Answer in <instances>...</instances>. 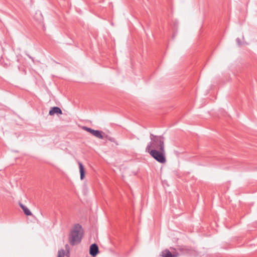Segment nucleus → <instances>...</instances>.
Returning a JSON list of instances; mask_svg holds the SVG:
<instances>
[{
	"mask_svg": "<svg viewBox=\"0 0 257 257\" xmlns=\"http://www.w3.org/2000/svg\"><path fill=\"white\" fill-rule=\"evenodd\" d=\"M55 114H62V111L61 110V109L57 106H54L53 107H52L51 109L50 110L49 114L50 115H53Z\"/></svg>",
	"mask_w": 257,
	"mask_h": 257,
	"instance_id": "obj_5",
	"label": "nucleus"
},
{
	"mask_svg": "<svg viewBox=\"0 0 257 257\" xmlns=\"http://www.w3.org/2000/svg\"><path fill=\"white\" fill-rule=\"evenodd\" d=\"M82 129L84 131H87V132H89V133H90L92 135L93 132L94 131V130H93L91 128L88 127L87 126H83Z\"/></svg>",
	"mask_w": 257,
	"mask_h": 257,
	"instance_id": "obj_10",
	"label": "nucleus"
},
{
	"mask_svg": "<svg viewBox=\"0 0 257 257\" xmlns=\"http://www.w3.org/2000/svg\"><path fill=\"white\" fill-rule=\"evenodd\" d=\"M65 255V250L64 249H60L58 251V257H64Z\"/></svg>",
	"mask_w": 257,
	"mask_h": 257,
	"instance_id": "obj_12",
	"label": "nucleus"
},
{
	"mask_svg": "<svg viewBox=\"0 0 257 257\" xmlns=\"http://www.w3.org/2000/svg\"><path fill=\"white\" fill-rule=\"evenodd\" d=\"M65 248H66V250H67V252H68L67 253H68V254H69V245H68V244H66V245H65Z\"/></svg>",
	"mask_w": 257,
	"mask_h": 257,
	"instance_id": "obj_15",
	"label": "nucleus"
},
{
	"mask_svg": "<svg viewBox=\"0 0 257 257\" xmlns=\"http://www.w3.org/2000/svg\"><path fill=\"white\" fill-rule=\"evenodd\" d=\"M79 171L80 173V179L83 180L85 177V170L82 164L80 162L78 163Z\"/></svg>",
	"mask_w": 257,
	"mask_h": 257,
	"instance_id": "obj_8",
	"label": "nucleus"
},
{
	"mask_svg": "<svg viewBox=\"0 0 257 257\" xmlns=\"http://www.w3.org/2000/svg\"><path fill=\"white\" fill-rule=\"evenodd\" d=\"M236 42L237 43V44L238 46H240L241 44V41L240 40V39L239 38H237L236 39Z\"/></svg>",
	"mask_w": 257,
	"mask_h": 257,
	"instance_id": "obj_14",
	"label": "nucleus"
},
{
	"mask_svg": "<svg viewBox=\"0 0 257 257\" xmlns=\"http://www.w3.org/2000/svg\"><path fill=\"white\" fill-rule=\"evenodd\" d=\"M82 129L84 131H87V132H89V133H90L92 135L93 132L94 131V130H93L91 128L88 127L87 126H83Z\"/></svg>",
	"mask_w": 257,
	"mask_h": 257,
	"instance_id": "obj_11",
	"label": "nucleus"
},
{
	"mask_svg": "<svg viewBox=\"0 0 257 257\" xmlns=\"http://www.w3.org/2000/svg\"><path fill=\"white\" fill-rule=\"evenodd\" d=\"M99 252L98 247L95 243L91 244L89 248V253L93 256H96Z\"/></svg>",
	"mask_w": 257,
	"mask_h": 257,
	"instance_id": "obj_4",
	"label": "nucleus"
},
{
	"mask_svg": "<svg viewBox=\"0 0 257 257\" xmlns=\"http://www.w3.org/2000/svg\"><path fill=\"white\" fill-rule=\"evenodd\" d=\"M103 134H104V133L102 132V131L94 130L93 132L92 135H93L94 136L98 139H103L104 138V136L103 135Z\"/></svg>",
	"mask_w": 257,
	"mask_h": 257,
	"instance_id": "obj_6",
	"label": "nucleus"
},
{
	"mask_svg": "<svg viewBox=\"0 0 257 257\" xmlns=\"http://www.w3.org/2000/svg\"><path fill=\"white\" fill-rule=\"evenodd\" d=\"M163 257H176L175 254H172L168 249H165L162 252Z\"/></svg>",
	"mask_w": 257,
	"mask_h": 257,
	"instance_id": "obj_7",
	"label": "nucleus"
},
{
	"mask_svg": "<svg viewBox=\"0 0 257 257\" xmlns=\"http://www.w3.org/2000/svg\"><path fill=\"white\" fill-rule=\"evenodd\" d=\"M103 135L104 136V138L103 139L105 138V139L110 141L111 142H114L115 140H114V138H111V137L108 136V135H105L104 134H103Z\"/></svg>",
	"mask_w": 257,
	"mask_h": 257,
	"instance_id": "obj_13",
	"label": "nucleus"
},
{
	"mask_svg": "<svg viewBox=\"0 0 257 257\" xmlns=\"http://www.w3.org/2000/svg\"><path fill=\"white\" fill-rule=\"evenodd\" d=\"M146 152H148L150 155L158 162L160 163H165L166 162L165 149H163V150L161 149L160 150L152 149L151 151Z\"/></svg>",
	"mask_w": 257,
	"mask_h": 257,
	"instance_id": "obj_3",
	"label": "nucleus"
},
{
	"mask_svg": "<svg viewBox=\"0 0 257 257\" xmlns=\"http://www.w3.org/2000/svg\"><path fill=\"white\" fill-rule=\"evenodd\" d=\"M150 139L151 142L148 144L146 149V151H151L152 149L160 150L161 149L163 150V149H165V138L163 136H155L151 134Z\"/></svg>",
	"mask_w": 257,
	"mask_h": 257,
	"instance_id": "obj_1",
	"label": "nucleus"
},
{
	"mask_svg": "<svg viewBox=\"0 0 257 257\" xmlns=\"http://www.w3.org/2000/svg\"><path fill=\"white\" fill-rule=\"evenodd\" d=\"M83 234L82 226L79 224H75L72 228L69 236V241L71 245H75L79 243Z\"/></svg>",
	"mask_w": 257,
	"mask_h": 257,
	"instance_id": "obj_2",
	"label": "nucleus"
},
{
	"mask_svg": "<svg viewBox=\"0 0 257 257\" xmlns=\"http://www.w3.org/2000/svg\"><path fill=\"white\" fill-rule=\"evenodd\" d=\"M19 205H20V207L22 208V209H23L24 212L25 213V214L26 215H32L31 212L27 207H26L25 206H24L23 204H22L21 203H19Z\"/></svg>",
	"mask_w": 257,
	"mask_h": 257,
	"instance_id": "obj_9",
	"label": "nucleus"
}]
</instances>
